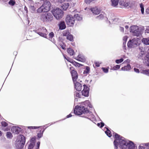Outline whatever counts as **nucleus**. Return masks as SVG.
Listing matches in <instances>:
<instances>
[{"label":"nucleus","mask_w":149,"mask_h":149,"mask_svg":"<svg viewBox=\"0 0 149 149\" xmlns=\"http://www.w3.org/2000/svg\"><path fill=\"white\" fill-rule=\"evenodd\" d=\"M112 5L113 7H115L118 5V0H111Z\"/></svg>","instance_id":"24"},{"label":"nucleus","mask_w":149,"mask_h":149,"mask_svg":"<svg viewBox=\"0 0 149 149\" xmlns=\"http://www.w3.org/2000/svg\"><path fill=\"white\" fill-rule=\"evenodd\" d=\"M123 40H126V38H124ZM126 41V40H125V41L124 42H123V47H124V49H126L125 48V47H126V46H125Z\"/></svg>","instance_id":"43"},{"label":"nucleus","mask_w":149,"mask_h":149,"mask_svg":"<svg viewBox=\"0 0 149 149\" xmlns=\"http://www.w3.org/2000/svg\"><path fill=\"white\" fill-rule=\"evenodd\" d=\"M123 61V59L122 58L120 59H117L116 61V62L117 63H119L122 62Z\"/></svg>","instance_id":"40"},{"label":"nucleus","mask_w":149,"mask_h":149,"mask_svg":"<svg viewBox=\"0 0 149 149\" xmlns=\"http://www.w3.org/2000/svg\"><path fill=\"white\" fill-rule=\"evenodd\" d=\"M33 138L32 139H31V140H32V141H33Z\"/></svg>","instance_id":"61"},{"label":"nucleus","mask_w":149,"mask_h":149,"mask_svg":"<svg viewBox=\"0 0 149 149\" xmlns=\"http://www.w3.org/2000/svg\"><path fill=\"white\" fill-rule=\"evenodd\" d=\"M130 31L134 33L135 36H138L139 35V29L136 26H132L130 28Z\"/></svg>","instance_id":"12"},{"label":"nucleus","mask_w":149,"mask_h":149,"mask_svg":"<svg viewBox=\"0 0 149 149\" xmlns=\"http://www.w3.org/2000/svg\"><path fill=\"white\" fill-rule=\"evenodd\" d=\"M72 64L76 67H80L82 66V65L80 64L76 61L72 62Z\"/></svg>","instance_id":"31"},{"label":"nucleus","mask_w":149,"mask_h":149,"mask_svg":"<svg viewBox=\"0 0 149 149\" xmlns=\"http://www.w3.org/2000/svg\"><path fill=\"white\" fill-rule=\"evenodd\" d=\"M75 19L72 15H68L65 19L66 24L69 26H72L75 23Z\"/></svg>","instance_id":"7"},{"label":"nucleus","mask_w":149,"mask_h":149,"mask_svg":"<svg viewBox=\"0 0 149 149\" xmlns=\"http://www.w3.org/2000/svg\"><path fill=\"white\" fill-rule=\"evenodd\" d=\"M69 6V4L68 3H64L61 6V7L63 10H66Z\"/></svg>","instance_id":"22"},{"label":"nucleus","mask_w":149,"mask_h":149,"mask_svg":"<svg viewBox=\"0 0 149 149\" xmlns=\"http://www.w3.org/2000/svg\"><path fill=\"white\" fill-rule=\"evenodd\" d=\"M61 47L63 49H65V47H64V46L63 45H62L61 46Z\"/></svg>","instance_id":"54"},{"label":"nucleus","mask_w":149,"mask_h":149,"mask_svg":"<svg viewBox=\"0 0 149 149\" xmlns=\"http://www.w3.org/2000/svg\"><path fill=\"white\" fill-rule=\"evenodd\" d=\"M24 9V10L26 11V12L27 13L28 12V10H27V7H26L25 6Z\"/></svg>","instance_id":"53"},{"label":"nucleus","mask_w":149,"mask_h":149,"mask_svg":"<svg viewBox=\"0 0 149 149\" xmlns=\"http://www.w3.org/2000/svg\"><path fill=\"white\" fill-rule=\"evenodd\" d=\"M70 72L71 74L72 80L73 82H75L78 78V74L77 72L74 70V68L73 67L70 68Z\"/></svg>","instance_id":"8"},{"label":"nucleus","mask_w":149,"mask_h":149,"mask_svg":"<svg viewBox=\"0 0 149 149\" xmlns=\"http://www.w3.org/2000/svg\"><path fill=\"white\" fill-rule=\"evenodd\" d=\"M146 13L149 14V7L146 9Z\"/></svg>","instance_id":"50"},{"label":"nucleus","mask_w":149,"mask_h":149,"mask_svg":"<svg viewBox=\"0 0 149 149\" xmlns=\"http://www.w3.org/2000/svg\"><path fill=\"white\" fill-rule=\"evenodd\" d=\"M91 10L93 12V13L95 15L99 14L101 11V10L100 9L98 8L97 7L91 8Z\"/></svg>","instance_id":"16"},{"label":"nucleus","mask_w":149,"mask_h":149,"mask_svg":"<svg viewBox=\"0 0 149 149\" xmlns=\"http://www.w3.org/2000/svg\"><path fill=\"white\" fill-rule=\"evenodd\" d=\"M142 42L146 45H149V37L147 38H143L141 40Z\"/></svg>","instance_id":"23"},{"label":"nucleus","mask_w":149,"mask_h":149,"mask_svg":"<svg viewBox=\"0 0 149 149\" xmlns=\"http://www.w3.org/2000/svg\"><path fill=\"white\" fill-rule=\"evenodd\" d=\"M142 73L144 74H149V70H143L142 71Z\"/></svg>","instance_id":"41"},{"label":"nucleus","mask_w":149,"mask_h":149,"mask_svg":"<svg viewBox=\"0 0 149 149\" xmlns=\"http://www.w3.org/2000/svg\"><path fill=\"white\" fill-rule=\"evenodd\" d=\"M140 7L141 8V11L142 14H143L144 13V8L143 6L142 3L140 4Z\"/></svg>","instance_id":"35"},{"label":"nucleus","mask_w":149,"mask_h":149,"mask_svg":"<svg viewBox=\"0 0 149 149\" xmlns=\"http://www.w3.org/2000/svg\"><path fill=\"white\" fill-rule=\"evenodd\" d=\"M53 18V17L52 14L48 12L41 14L40 17V20L42 21L46 22L52 21Z\"/></svg>","instance_id":"4"},{"label":"nucleus","mask_w":149,"mask_h":149,"mask_svg":"<svg viewBox=\"0 0 149 149\" xmlns=\"http://www.w3.org/2000/svg\"><path fill=\"white\" fill-rule=\"evenodd\" d=\"M95 66L96 67H99L100 66V63L98 62H96L94 63Z\"/></svg>","instance_id":"46"},{"label":"nucleus","mask_w":149,"mask_h":149,"mask_svg":"<svg viewBox=\"0 0 149 149\" xmlns=\"http://www.w3.org/2000/svg\"><path fill=\"white\" fill-rule=\"evenodd\" d=\"M70 0H58V2L59 3H61L65 1H69Z\"/></svg>","instance_id":"47"},{"label":"nucleus","mask_w":149,"mask_h":149,"mask_svg":"<svg viewBox=\"0 0 149 149\" xmlns=\"http://www.w3.org/2000/svg\"><path fill=\"white\" fill-rule=\"evenodd\" d=\"M89 88L86 85H84V89L81 91L82 95L86 97L89 96Z\"/></svg>","instance_id":"11"},{"label":"nucleus","mask_w":149,"mask_h":149,"mask_svg":"<svg viewBox=\"0 0 149 149\" xmlns=\"http://www.w3.org/2000/svg\"><path fill=\"white\" fill-rule=\"evenodd\" d=\"M34 145L35 142H31L29 146L28 149H33Z\"/></svg>","instance_id":"30"},{"label":"nucleus","mask_w":149,"mask_h":149,"mask_svg":"<svg viewBox=\"0 0 149 149\" xmlns=\"http://www.w3.org/2000/svg\"><path fill=\"white\" fill-rule=\"evenodd\" d=\"M74 84L75 88L78 91H80L82 89V86L79 83L77 82V80L75 82H73Z\"/></svg>","instance_id":"15"},{"label":"nucleus","mask_w":149,"mask_h":149,"mask_svg":"<svg viewBox=\"0 0 149 149\" xmlns=\"http://www.w3.org/2000/svg\"><path fill=\"white\" fill-rule=\"evenodd\" d=\"M70 33L68 31H65L63 32V36H67V37L70 34Z\"/></svg>","instance_id":"32"},{"label":"nucleus","mask_w":149,"mask_h":149,"mask_svg":"<svg viewBox=\"0 0 149 149\" xmlns=\"http://www.w3.org/2000/svg\"><path fill=\"white\" fill-rule=\"evenodd\" d=\"M8 3L11 5L14 6L15 3V2L13 0H10L8 2Z\"/></svg>","instance_id":"37"},{"label":"nucleus","mask_w":149,"mask_h":149,"mask_svg":"<svg viewBox=\"0 0 149 149\" xmlns=\"http://www.w3.org/2000/svg\"><path fill=\"white\" fill-rule=\"evenodd\" d=\"M104 125V123H103L101 122L100 123V128H102L103 127Z\"/></svg>","instance_id":"49"},{"label":"nucleus","mask_w":149,"mask_h":149,"mask_svg":"<svg viewBox=\"0 0 149 149\" xmlns=\"http://www.w3.org/2000/svg\"><path fill=\"white\" fill-rule=\"evenodd\" d=\"M113 136L115 138L113 142L115 149H117L118 145L121 149H134V144L132 141H126L123 137L116 133H113Z\"/></svg>","instance_id":"1"},{"label":"nucleus","mask_w":149,"mask_h":149,"mask_svg":"<svg viewBox=\"0 0 149 149\" xmlns=\"http://www.w3.org/2000/svg\"><path fill=\"white\" fill-rule=\"evenodd\" d=\"M48 33L47 30L45 28L44 29V28H43L42 29V32H39L38 33V34L40 36L45 38H46L47 35Z\"/></svg>","instance_id":"14"},{"label":"nucleus","mask_w":149,"mask_h":149,"mask_svg":"<svg viewBox=\"0 0 149 149\" xmlns=\"http://www.w3.org/2000/svg\"><path fill=\"white\" fill-rule=\"evenodd\" d=\"M6 136L8 138H11L13 137L12 133L10 132H7L6 133Z\"/></svg>","instance_id":"33"},{"label":"nucleus","mask_w":149,"mask_h":149,"mask_svg":"<svg viewBox=\"0 0 149 149\" xmlns=\"http://www.w3.org/2000/svg\"><path fill=\"white\" fill-rule=\"evenodd\" d=\"M120 67V65H117L114 66L113 68L112 69L114 70H116L119 69Z\"/></svg>","instance_id":"34"},{"label":"nucleus","mask_w":149,"mask_h":149,"mask_svg":"<svg viewBox=\"0 0 149 149\" xmlns=\"http://www.w3.org/2000/svg\"><path fill=\"white\" fill-rule=\"evenodd\" d=\"M51 6L49 1H45L42 6L37 10V12L38 13L47 12L50 10Z\"/></svg>","instance_id":"3"},{"label":"nucleus","mask_w":149,"mask_h":149,"mask_svg":"<svg viewBox=\"0 0 149 149\" xmlns=\"http://www.w3.org/2000/svg\"><path fill=\"white\" fill-rule=\"evenodd\" d=\"M2 132L0 131V136H1L2 135Z\"/></svg>","instance_id":"55"},{"label":"nucleus","mask_w":149,"mask_h":149,"mask_svg":"<svg viewBox=\"0 0 149 149\" xmlns=\"http://www.w3.org/2000/svg\"><path fill=\"white\" fill-rule=\"evenodd\" d=\"M147 146H148V147H149V143H147Z\"/></svg>","instance_id":"59"},{"label":"nucleus","mask_w":149,"mask_h":149,"mask_svg":"<svg viewBox=\"0 0 149 149\" xmlns=\"http://www.w3.org/2000/svg\"><path fill=\"white\" fill-rule=\"evenodd\" d=\"M97 125L98 126L100 127V123H98Z\"/></svg>","instance_id":"57"},{"label":"nucleus","mask_w":149,"mask_h":149,"mask_svg":"<svg viewBox=\"0 0 149 149\" xmlns=\"http://www.w3.org/2000/svg\"><path fill=\"white\" fill-rule=\"evenodd\" d=\"M131 68V66L129 64H127L126 66L122 67L121 70L124 71H129Z\"/></svg>","instance_id":"19"},{"label":"nucleus","mask_w":149,"mask_h":149,"mask_svg":"<svg viewBox=\"0 0 149 149\" xmlns=\"http://www.w3.org/2000/svg\"><path fill=\"white\" fill-rule=\"evenodd\" d=\"M106 14L104 13H103V14L102 13L97 16L96 18L99 20H102L104 17H106Z\"/></svg>","instance_id":"20"},{"label":"nucleus","mask_w":149,"mask_h":149,"mask_svg":"<svg viewBox=\"0 0 149 149\" xmlns=\"http://www.w3.org/2000/svg\"><path fill=\"white\" fill-rule=\"evenodd\" d=\"M52 13L54 17L58 19L61 18L63 16V12L59 8L53 9Z\"/></svg>","instance_id":"6"},{"label":"nucleus","mask_w":149,"mask_h":149,"mask_svg":"<svg viewBox=\"0 0 149 149\" xmlns=\"http://www.w3.org/2000/svg\"><path fill=\"white\" fill-rule=\"evenodd\" d=\"M40 142L38 141V142L37 143V148H39V146H40Z\"/></svg>","instance_id":"51"},{"label":"nucleus","mask_w":149,"mask_h":149,"mask_svg":"<svg viewBox=\"0 0 149 149\" xmlns=\"http://www.w3.org/2000/svg\"><path fill=\"white\" fill-rule=\"evenodd\" d=\"M109 68H102V69L103 71L106 73H107L108 72Z\"/></svg>","instance_id":"38"},{"label":"nucleus","mask_w":149,"mask_h":149,"mask_svg":"<svg viewBox=\"0 0 149 149\" xmlns=\"http://www.w3.org/2000/svg\"><path fill=\"white\" fill-rule=\"evenodd\" d=\"M137 38H134L132 40H130L127 43V46L129 48L134 47L137 45Z\"/></svg>","instance_id":"9"},{"label":"nucleus","mask_w":149,"mask_h":149,"mask_svg":"<svg viewBox=\"0 0 149 149\" xmlns=\"http://www.w3.org/2000/svg\"><path fill=\"white\" fill-rule=\"evenodd\" d=\"M75 96L77 97V98H80L81 97V94L78 92H77L76 93Z\"/></svg>","instance_id":"42"},{"label":"nucleus","mask_w":149,"mask_h":149,"mask_svg":"<svg viewBox=\"0 0 149 149\" xmlns=\"http://www.w3.org/2000/svg\"><path fill=\"white\" fill-rule=\"evenodd\" d=\"M74 19H76L77 20L80 21L82 19V17L79 16V15L77 14H75L74 15Z\"/></svg>","instance_id":"26"},{"label":"nucleus","mask_w":149,"mask_h":149,"mask_svg":"<svg viewBox=\"0 0 149 149\" xmlns=\"http://www.w3.org/2000/svg\"><path fill=\"white\" fill-rule=\"evenodd\" d=\"M28 128L29 129H36L37 128H38V127H36V126H30L28 127Z\"/></svg>","instance_id":"45"},{"label":"nucleus","mask_w":149,"mask_h":149,"mask_svg":"<svg viewBox=\"0 0 149 149\" xmlns=\"http://www.w3.org/2000/svg\"><path fill=\"white\" fill-rule=\"evenodd\" d=\"M89 103V100H86L82 103L80 106H76L74 109V113L76 115H81L88 113L89 111L86 107Z\"/></svg>","instance_id":"2"},{"label":"nucleus","mask_w":149,"mask_h":149,"mask_svg":"<svg viewBox=\"0 0 149 149\" xmlns=\"http://www.w3.org/2000/svg\"><path fill=\"white\" fill-rule=\"evenodd\" d=\"M105 133L109 137H111L112 136L111 132L108 128H107V131L105 132Z\"/></svg>","instance_id":"29"},{"label":"nucleus","mask_w":149,"mask_h":149,"mask_svg":"<svg viewBox=\"0 0 149 149\" xmlns=\"http://www.w3.org/2000/svg\"><path fill=\"white\" fill-rule=\"evenodd\" d=\"M20 129L19 127H13L11 129L12 131L14 133L16 134H18L20 132Z\"/></svg>","instance_id":"17"},{"label":"nucleus","mask_w":149,"mask_h":149,"mask_svg":"<svg viewBox=\"0 0 149 149\" xmlns=\"http://www.w3.org/2000/svg\"><path fill=\"white\" fill-rule=\"evenodd\" d=\"M90 71V68L88 67H87L86 69L84 71V74H87Z\"/></svg>","instance_id":"36"},{"label":"nucleus","mask_w":149,"mask_h":149,"mask_svg":"<svg viewBox=\"0 0 149 149\" xmlns=\"http://www.w3.org/2000/svg\"><path fill=\"white\" fill-rule=\"evenodd\" d=\"M38 128L37 136L38 138H40L42 136L43 133L46 129V127L45 126H41L38 127Z\"/></svg>","instance_id":"10"},{"label":"nucleus","mask_w":149,"mask_h":149,"mask_svg":"<svg viewBox=\"0 0 149 149\" xmlns=\"http://www.w3.org/2000/svg\"><path fill=\"white\" fill-rule=\"evenodd\" d=\"M72 116V115L71 113L69 115H67L66 116L67 118H69L71 117Z\"/></svg>","instance_id":"52"},{"label":"nucleus","mask_w":149,"mask_h":149,"mask_svg":"<svg viewBox=\"0 0 149 149\" xmlns=\"http://www.w3.org/2000/svg\"><path fill=\"white\" fill-rule=\"evenodd\" d=\"M119 3L120 5L124 7H127L130 4V1L127 0H121L120 1Z\"/></svg>","instance_id":"13"},{"label":"nucleus","mask_w":149,"mask_h":149,"mask_svg":"<svg viewBox=\"0 0 149 149\" xmlns=\"http://www.w3.org/2000/svg\"><path fill=\"white\" fill-rule=\"evenodd\" d=\"M139 55H140V57H142V54L140 53Z\"/></svg>","instance_id":"58"},{"label":"nucleus","mask_w":149,"mask_h":149,"mask_svg":"<svg viewBox=\"0 0 149 149\" xmlns=\"http://www.w3.org/2000/svg\"><path fill=\"white\" fill-rule=\"evenodd\" d=\"M69 61L72 64V62H74L75 61H73V60H70V61Z\"/></svg>","instance_id":"56"},{"label":"nucleus","mask_w":149,"mask_h":149,"mask_svg":"<svg viewBox=\"0 0 149 149\" xmlns=\"http://www.w3.org/2000/svg\"><path fill=\"white\" fill-rule=\"evenodd\" d=\"M20 139L16 144V147L18 149L23 148L25 142V138L22 135H20L19 136Z\"/></svg>","instance_id":"5"},{"label":"nucleus","mask_w":149,"mask_h":149,"mask_svg":"<svg viewBox=\"0 0 149 149\" xmlns=\"http://www.w3.org/2000/svg\"><path fill=\"white\" fill-rule=\"evenodd\" d=\"M59 29L61 30H63L65 29L66 28L64 22H61L59 24Z\"/></svg>","instance_id":"21"},{"label":"nucleus","mask_w":149,"mask_h":149,"mask_svg":"<svg viewBox=\"0 0 149 149\" xmlns=\"http://www.w3.org/2000/svg\"><path fill=\"white\" fill-rule=\"evenodd\" d=\"M1 124L2 126L3 127H6L8 125V123L5 121L2 122Z\"/></svg>","instance_id":"39"},{"label":"nucleus","mask_w":149,"mask_h":149,"mask_svg":"<svg viewBox=\"0 0 149 149\" xmlns=\"http://www.w3.org/2000/svg\"><path fill=\"white\" fill-rule=\"evenodd\" d=\"M134 70L135 72L137 73H139V70L138 69L135 68L134 69Z\"/></svg>","instance_id":"48"},{"label":"nucleus","mask_w":149,"mask_h":149,"mask_svg":"<svg viewBox=\"0 0 149 149\" xmlns=\"http://www.w3.org/2000/svg\"><path fill=\"white\" fill-rule=\"evenodd\" d=\"M50 38H52L54 36V34L53 32H51L49 34Z\"/></svg>","instance_id":"44"},{"label":"nucleus","mask_w":149,"mask_h":149,"mask_svg":"<svg viewBox=\"0 0 149 149\" xmlns=\"http://www.w3.org/2000/svg\"><path fill=\"white\" fill-rule=\"evenodd\" d=\"M67 52L70 56H73L74 54L73 50L71 48H69L67 49Z\"/></svg>","instance_id":"25"},{"label":"nucleus","mask_w":149,"mask_h":149,"mask_svg":"<svg viewBox=\"0 0 149 149\" xmlns=\"http://www.w3.org/2000/svg\"><path fill=\"white\" fill-rule=\"evenodd\" d=\"M67 39L70 41L72 42L74 41L73 36L71 34H70L67 37Z\"/></svg>","instance_id":"28"},{"label":"nucleus","mask_w":149,"mask_h":149,"mask_svg":"<svg viewBox=\"0 0 149 149\" xmlns=\"http://www.w3.org/2000/svg\"><path fill=\"white\" fill-rule=\"evenodd\" d=\"M36 149H39V148H37Z\"/></svg>","instance_id":"60"},{"label":"nucleus","mask_w":149,"mask_h":149,"mask_svg":"<svg viewBox=\"0 0 149 149\" xmlns=\"http://www.w3.org/2000/svg\"><path fill=\"white\" fill-rule=\"evenodd\" d=\"M74 58L77 61L82 62H84L85 61V59L84 56L80 54L78 55L77 56V58Z\"/></svg>","instance_id":"18"},{"label":"nucleus","mask_w":149,"mask_h":149,"mask_svg":"<svg viewBox=\"0 0 149 149\" xmlns=\"http://www.w3.org/2000/svg\"><path fill=\"white\" fill-rule=\"evenodd\" d=\"M146 63L148 66H149V53L146 54Z\"/></svg>","instance_id":"27"}]
</instances>
